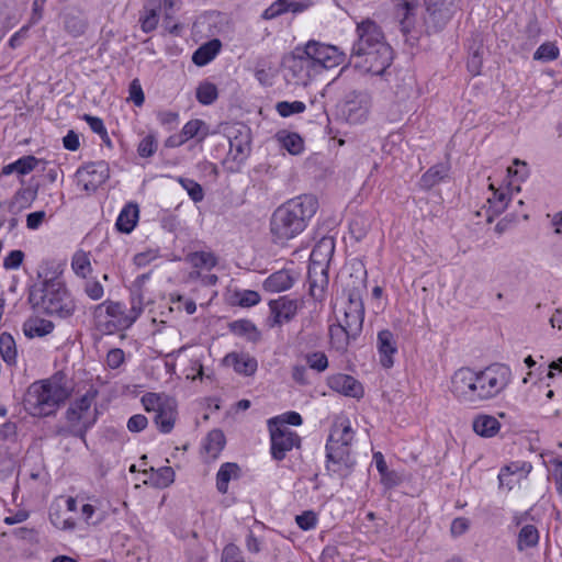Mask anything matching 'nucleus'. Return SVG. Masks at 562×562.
<instances>
[{"label":"nucleus","instance_id":"1","mask_svg":"<svg viewBox=\"0 0 562 562\" xmlns=\"http://www.w3.org/2000/svg\"><path fill=\"white\" fill-rule=\"evenodd\" d=\"M318 209L312 194H301L278 206L270 217L272 241L284 245L305 231Z\"/></svg>","mask_w":562,"mask_h":562},{"label":"nucleus","instance_id":"2","mask_svg":"<svg viewBox=\"0 0 562 562\" xmlns=\"http://www.w3.org/2000/svg\"><path fill=\"white\" fill-rule=\"evenodd\" d=\"M71 389L63 372L32 383L26 392L24 405L31 416L47 417L55 415L58 408L70 397Z\"/></svg>","mask_w":562,"mask_h":562},{"label":"nucleus","instance_id":"3","mask_svg":"<svg viewBox=\"0 0 562 562\" xmlns=\"http://www.w3.org/2000/svg\"><path fill=\"white\" fill-rule=\"evenodd\" d=\"M29 302L50 316L67 318L76 311V303L65 283L53 278L30 289Z\"/></svg>","mask_w":562,"mask_h":562},{"label":"nucleus","instance_id":"4","mask_svg":"<svg viewBox=\"0 0 562 562\" xmlns=\"http://www.w3.org/2000/svg\"><path fill=\"white\" fill-rule=\"evenodd\" d=\"M95 396L97 391L90 389L86 394L71 403L65 413V418L68 425L66 427H59L56 434L61 436H72L85 440L88 430L97 422V411H91Z\"/></svg>","mask_w":562,"mask_h":562},{"label":"nucleus","instance_id":"5","mask_svg":"<svg viewBox=\"0 0 562 562\" xmlns=\"http://www.w3.org/2000/svg\"><path fill=\"white\" fill-rule=\"evenodd\" d=\"M474 379L481 403L498 396L512 382V370L503 363H493L482 370H474Z\"/></svg>","mask_w":562,"mask_h":562},{"label":"nucleus","instance_id":"6","mask_svg":"<svg viewBox=\"0 0 562 562\" xmlns=\"http://www.w3.org/2000/svg\"><path fill=\"white\" fill-rule=\"evenodd\" d=\"M355 66L375 76L383 75L393 60V49L386 43H378L374 47L366 49L363 54H351Z\"/></svg>","mask_w":562,"mask_h":562},{"label":"nucleus","instance_id":"7","mask_svg":"<svg viewBox=\"0 0 562 562\" xmlns=\"http://www.w3.org/2000/svg\"><path fill=\"white\" fill-rule=\"evenodd\" d=\"M477 386L479 384L474 379V369L469 367L458 369L451 376L450 391L461 403L480 404Z\"/></svg>","mask_w":562,"mask_h":562},{"label":"nucleus","instance_id":"8","mask_svg":"<svg viewBox=\"0 0 562 562\" xmlns=\"http://www.w3.org/2000/svg\"><path fill=\"white\" fill-rule=\"evenodd\" d=\"M302 50L303 47H296L284 61L285 79L296 86H306L316 71L314 61Z\"/></svg>","mask_w":562,"mask_h":562},{"label":"nucleus","instance_id":"9","mask_svg":"<svg viewBox=\"0 0 562 562\" xmlns=\"http://www.w3.org/2000/svg\"><path fill=\"white\" fill-rule=\"evenodd\" d=\"M461 0H427L425 24L428 31L439 32L460 10Z\"/></svg>","mask_w":562,"mask_h":562},{"label":"nucleus","instance_id":"10","mask_svg":"<svg viewBox=\"0 0 562 562\" xmlns=\"http://www.w3.org/2000/svg\"><path fill=\"white\" fill-rule=\"evenodd\" d=\"M276 419L268 420L270 452L276 461H282L294 447H300V436L288 427H274Z\"/></svg>","mask_w":562,"mask_h":562},{"label":"nucleus","instance_id":"11","mask_svg":"<svg viewBox=\"0 0 562 562\" xmlns=\"http://www.w3.org/2000/svg\"><path fill=\"white\" fill-rule=\"evenodd\" d=\"M326 471L331 476L339 479L348 477L355 467V460L350 454V448H345L342 445L333 446L326 443Z\"/></svg>","mask_w":562,"mask_h":562},{"label":"nucleus","instance_id":"12","mask_svg":"<svg viewBox=\"0 0 562 562\" xmlns=\"http://www.w3.org/2000/svg\"><path fill=\"white\" fill-rule=\"evenodd\" d=\"M226 136L229 144L228 157L232 160L244 161L251 150L250 128L240 123H236L226 128Z\"/></svg>","mask_w":562,"mask_h":562},{"label":"nucleus","instance_id":"13","mask_svg":"<svg viewBox=\"0 0 562 562\" xmlns=\"http://www.w3.org/2000/svg\"><path fill=\"white\" fill-rule=\"evenodd\" d=\"M302 53L306 54L314 61L315 69L318 67L333 68L340 65L345 59L344 54L336 46L322 44L316 41H310L303 47Z\"/></svg>","mask_w":562,"mask_h":562},{"label":"nucleus","instance_id":"14","mask_svg":"<svg viewBox=\"0 0 562 562\" xmlns=\"http://www.w3.org/2000/svg\"><path fill=\"white\" fill-rule=\"evenodd\" d=\"M76 177L83 190L94 192L109 179V164L104 160L88 162L77 170Z\"/></svg>","mask_w":562,"mask_h":562},{"label":"nucleus","instance_id":"15","mask_svg":"<svg viewBox=\"0 0 562 562\" xmlns=\"http://www.w3.org/2000/svg\"><path fill=\"white\" fill-rule=\"evenodd\" d=\"M369 105L370 97L366 91L352 90L346 93L340 110L349 123L357 124L367 119Z\"/></svg>","mask_w":562,"mask_h":562},{"label":"nucleus","instance_id":"16","mask_svg":"<svg viewBox=\"0 0 562 562\" xmlns=\"http://www.w3.org/2000/svg\"><path fill=\"white\" fill-rule=\"evenodd\" d=\"M364 321V304L359 289H352L348 294L345 306L344 319L339 322L345 328H349L351 335H360Z\"/></svg>","mask_w":562,"mask_h":562},{"label":"nucleus","instance_id":"17","mask_svg":"<svg viewBox=\"0 0 562 562\" xmlns=\"http://www.w3.org/2000/svg\"><path fill=\"white\" fill-rule=\"evenodd\" d=\"M358 38L352 45L351 54H363L366 49L375 44L386 42L381 27L372 20L367 19L357 24Z\"/></svg>","mask_w":562,"mask_h":562},{"label":"nucleus","instance_id":"18","mask_svg":"<svg viewBox=\"0 0 562 562\" xmlns=\"http://www.w3.org/2000/svg\"><path fill=\"white\" fill-rule=\"evenodd\" d=\"M327 385L330 390L341 395L361 398L364 395L362 384L353 376L345 373H335L327 378Z\"/></svg>","mask_w":562,"mask_h":562},{"label":"nucleus","instance_id":"19","mask_svg":"<svg viewBox=\"0 0 562 562\" xmlns=\"http://www.w3.org/2000/svg\"><path fill=\"white\" fill-rule=\"evenodd\" d=\"M103 308H105L106 315L112 319L115 329H127L135 323L130 311H126L121 302L104 301L95 307L94 313L97 314Z\"/></svg>","mask_w":562,"mask_h":562},{"label":"nucleus","instance_id":"20","mask_svg":"<svg viewBox=\"0 0 562 562\" xmlns=\"http://www.w3.org/2000/svg\"><path fill=\"white\" fill-rule=\"evenodd\" d=\"M273 325H282L294 318L297 312V301L288 296H280L269 302Z\"/></svg>","mask_w":562,"mask_h":562},{"label":"nucleus","instance_id":"21","mask_svg":"<svg viewBox=\"0 0 562 562\" xmlns=\"http://www.w3.org/2000/svg\"><path fill=\"white\" fill-rule=\"evenodd\" d=\"M376 348L381 366L385 369L392 368L394 355L397 353V344L394 334L390 329H383L378 333Z\"/></svg>","mask_w":562,"mask_h":562},{"label":"nucleus","instance_id":"22","mask_svg":"<svg viewBox=\"0 0 562 562\" xmlns=\"http://www.w3.org/2000/svg\"><path fill=\"white\" fill-rule=\"evenodd\" d=\"M224 364L232 367L238 374L250 376L255 374L258 368V362L255 357L244 352H231L225 356Z\"/></svg>","mask_w":562,"mask_h":562},{"label":"nucleus","instance_id":"23","mask_svg":"<svg viewBox=\"0 0 562 562\" xmlns=\"http://www.w3.org/2000/svg\"><path fill=\"white\" fill-rule=\"evenodd\" d=\"M335 251V243L331 237H323L316 243L310 256V266L328 268V262Z\"/></svg>","mask_w":562,"mask_h":562},{"label":"nucleus","instance_id":"24","mask_svg":"<svg viewBox=\"0 0 562 562\" xmlns=\"http://www.w3.org/2000/svg\"><path fill=\"white\" fill-rule=\"evenodd\" d=\"M417 5H411L407 9L405 5H397L396 15L400 18V30L405 37V42L412 46L415 45L418 37L415 35V10Z\"/></svg>","mask_w":562,"mask_h":562},{"label":"nucleus","instance_id":"25","mask_svg":"<svg viewBox=\"0 0 562 562\" xmlns=\"http://www.w3.org/2000/svg\"><path fill=\"white\" fill-rule=\"evenodd\" d=\"M160 10L161 0H146L138 20L144 33H150L156 30L159 22Z\"/></svg>","mask_w":562,"mask_h":562},{"label":"nucleus","instance_id":"26","mask_svg":"<svg viewBox=\"0 0 562 562\" xmlns=\"http://www.w3.org/2000/svg\"><path fill=\"white\" fill-rule=\"evenodd\" d=\"M310 294L316 299H323L328 285V268H316L308 266Z\"/></svg>","mask_w":562,"mask_h":562},{"label":"nucleus","instance_id":"27","mask_svg":"<svg viewBox=\"0 0 562 562\" xmlns=\"http://www.w3.org/2000/svg\"><path fill=\"white\" fill-rule=\"evenodd\" d=\"M139 218V209L136 203L130 202L121 210L115 227L119 232L130 234L135 228Z\"/></svg>","mask_w":562,"mask_h":562},{"label":"nucleus","instance_id":"28","mask_svg":"<svg viewBox=\"0 0 562 562\" xmlns=\"http://www.w3.org/2000/svg\"><path fill=\"white\" fill-rule=\"evenodd\" d=\"M450 165L448 162H439L431 166L419 180V186L424 190H430L438 183L449 177Z\"/></svg>","mask_w":562,"mask_h":562},{"label":"nucleus","instance_id":"29","mask_svg":"<svg viewBox=\"0 0 562 562\" xmlns=\"http://www.w3.org/2000/svg\"><path fill=\"white\" fill-rule=\"evenodd\" d=\"M352 439L353 430L351 428L350 422L345 418L335 423L328 437L327 443H331L333 446L342 445L345 448H350Z\"/></svg>","mask_w":562,"mask_h":562},{"label":"nucleus","instance_id":"30","mask_svg":"<svg viewBox=\"0 0 562 562\" xmlns=\"http://www.w3.org/2000/svg\"><path fill=\"white\" fill-rule=\"evenodd\" d=\"M472 427L476 435L491 438L498 434L501 423L492 415L480 414L473 419Z\"/></svg>","mask_w":562,"mask_h":562},{"label":"nucleus","instance_id":"31","mask_svg":"<svg viewBox=\"0 0 562 562\" xmlns=\"http://www.w3.org/2000/svg\"><path fill=\"white\" fill-rule=\"evenodd\" d=\"M226 445V438L221 429L211 430L203 442V451L209 460L213 461L218 458L220 453Z\"/></svg>","mask_w":562,"mask_h":562},{"label":"nucleus","instance_id":"32","mask_svg":"<svg viewBox=\"0 0 562 562\" xmlns=\"http://www.w3.org/2000/svg\"><path fill=\"white\" fill-rule=\"evenodd\" d=\"M293 278L288 270H279L270 274L263 282V289L268 292H283L293 285Z\"/></svg>","mask_w":562,"mask_h":562},{"label":"nucleus","instance_id":"33","mask_svg":"<svg viewBox=\"0 0 562 562\" xmlns=\"http://www.w3.org/2000/svg\"><path fill=\"white\" fill-rule=\"evenodd\" d=\"M240 476V468L235 462L223 463L216 473V488L221 494H226L228 491V483L231 480H236Z\"/></svg>","mask_w":562,"mask_h":562},{"label":"nucleus","instance_id":"34","mask_svg":"<svg viewBox=\"0 0 562 562\" xmlns=\"http://www.w3.org/2000/svg\"><path fill=\"white\" fill-rule=\"evenodd\" d=\"M222 43L220 40L214 38L201 45L192 55V61L196 66H205L212 61L220 53Z\"/></svg>","mask_w":562,"mask_h":562},{"label":"nucleus","instance_id":"35","mask_svg":"<svg viewBox=\"0 0 562 562\" xmlns=\"http://www.w3.org/2000/svg\"><path fill=\"white\" fill-rule=\"evenodd\" d=\"M329 336L331 346L340 352L347 350L351 340L357 339L359 335H351L349 328H345L340 323L329 326Z\"/></svg>","mask_w":562,"mask_h":562},{"label":"nucleus","instance_id":"36","mask_svg":"<svg viewBox=\"0 0 562 562\" xmlns=\"http://www.w3.org/2000/svg\"><path fill=\"white\" fill-rule=\"evenodd\" d=\"M231 331L239 337L246 338L248 341L257 342L261 338L260 331L255 324L248 319H238L229 324Z\"/></svg>","mask_w":562,"mask_h":562},{"label":"nucleus","instance_id":"37","mask_svg":"<svg viewBox=\"0 0 562 562\" xmlns=\"http://www.w3.org/2000/svg\"><path fill=\"white\" fill-rule=\"evenodd\" d=\"M54 329V324L44 318L29 319L23 325L24 335L29 338L44 337L50 334Z\"/></svg>","mask_w":562,"mask_h":562},{"label":"nucleus","instance_id":"38","mask_svg":"<svg viewBox=\"0 0 562 562\" xmlns=\"http://www.w3.org/2000/svg\"><path fill=\"white\" fill-rule=\"evenodd\" d=\"M540 539L539 530L533 525H524L518 532L517 549L524 551L538 546Z\"/></svg>","mask_w":562,"mask_h":562},{"label":"nucleus","instance_id":"39","mask_svg":"<svg viewBox=\"0 0 562 562\" xmlns=\"http://www.w3.org/2000/svg\"><path fill=\"white\" fill-rule=\"evenodd\" d=\"M531 464L526 461H515L504 465L498 473L499 486H507L510 490V482H507L506 479L518 473L528 474L531 471Z\"/></svg>","mask_w":562,"mask_h":562},{"label":"nucleus","instance_id":"40","mask_svg":"<svg viewBox=\"0 0 562 562\" xmlns=\"http://www.w3.org/2000/svg\"><path fill=\"white\" fill-rule=\"evenodd\" d=\"M0 355L8 366H14L16 363V344L12 335L7 331L0 335Z\"/></svg>","mask_w":562,"mask_h":562},{"label":"nucleus","instance_id":"41","mask_svg":"<svg viewBox=\"0 0 562 562\" xmlns=\"http://www.w3.org/2000/svg\"><path fill=\"white\" fill-rule=\"evenodd\" d=\"M186 260L195 269L211 270L217 265V258L211 251H193L186 256Z\"/></svg>","mask_w":562,"mask_h":562},{"label":"nucleus","instance_id":"42","mask_svg":"<svg viewBox=\"0 0 562 562\" xmlns=\"http://www.w3.org/2000/svg\"><path fill=\"white\" fill-rule=\"evenodd\" d=\"M176 412L171 406L165 405L164 407H159L154 416V423L157 428L164 432L168 434L172 430L175 426Z\"/></svg>","mask_w":562,"mask_h":562},{"label":"nucleus","instance_id":"43","mask_svg":"<svg viewBox=\"0 0 562 562\" xmlns=\"http://www.w3.org/2000/svg\"><path fill=\"white\" fill-rule=\"evenodd\" d=\"M277 137L291 155H300L304 150V140L297 133L279 132Z\"/></svg>","mask_w":562,"mask_h":562},{"label":"nucleus","instance_id":"44","mask_svg":"<svg viewBox=\"0 0 562 562\" xmlns=\"http://www.w3.org/2000/svg\"><path fill=\"white\" fill-rule=\"evenodd\" d=\"M195 97L201 104L210 105L218 98L217 87L214 83L204 80L196 87Z\"/></svg>","mask_w":562,"mask_h":562},{"label":"nucleus","instance_id":"45","mask_svg":"<svg viewBox=\"0 0 562 562\" xmlns=\"http://www.w3.org/2000/svg\"><path fill=\"white\" fill-rule=\"evenodd\" d=\"M64 29L74 37L82 35L87 29V22L79 14L67 13L64 16Z\"/></svg>","mask_w":562,"mask_h":562},{"label":"nucleus","instance_id":"46","mask_svg":"<svg viewBox=\"0 0 562 562\" xmlns=\"http://www.w3.org/2000/svg\"><path fill=\"white\" fill-rule=\"evenodd\" d=\"M491 189L493 190V194L487 199V203L490 204L492 215L488 216V222H492V216H497L503 213L508 204V198L505 192L494 190L493 186H491Z\"/></svg>","mask_w":562,"mask_h":562},{"label":"nucleus","instance_id":"47","mask_svg":"<svg viewBox=\"0 0 562 562\" xmlns=\"http://www.w3.org/2000/svg\"><path fill=\"white\" fill-rule=\"evenodd\" d=\"M71 268L78 277L87 278L92 270L89 255L85 251H77L72 257Z\"/></svg>","mask_w":562,"mask_h":562},{"label":"nucleus","instance_id":"48","mask_svg":"<svg viewBox=\"0 0 562 562\" xmlns=\"http://www.w3.org/2000/svg\"><path fill=\"white\" fill-rule=\"evenodd\" d=\"M179 184L187 191L188 195L194 203H199L204 199V190L195 180L184 177L178 178Z\"/></svg>","mask_w":562,"mask_h":562},{"label":"nucleus","instance_id":"49","mask_svg":"<svg viewBox=\"0 0 562 562\" xmlns=\"http://www.w3.org/2000/svg\"><path fill=\"white\" fill-rule=\"evenodd\" d=\"M560 55V50L554 43L547 42L541 44L533 54L535 60L543 63L555 60Z\"/></svg>","mask_w":562,"mask_h":562},{"label":"nucleus","instance_id":"50","mask_svg":"<svg viewBox=\"0 0 562 562\" xmlns=\"http://www.w3.org/2000/svg\"><path fill=\"white\" fill-rule=\"evenodd\" d=\"M310 369L321 373L328 368V358L323 351H313L304 356Z\"/></svg>","mask_w":562,"mask_h":562},{"label":"nucleus","instance_id":"51","mask_svg":"<svg viewBox=\"0 0 562 562\" xmlns=\"http://www.w3.org/2000/svg\"><path fill=\"white\" fill-rule=\"evenodd\" d=\"M306 110V105L302 101H280L276 104V111L282 117H289L293 114L303 113Z\"/></svg>","mask_w":562,"mask_h":562},{"label":"nucleus","instance_id":"52","mask_svg":"<svg viewBox=\"0 0 562 562\" xmlns=\"http://www.w3.org/2000/svg\"><path fill=\"white\" fill-rule=\"evenodd\" d=\"M158 149V142L153 134H148L140 139L137 145V154L142 158H150Z\"/></svg>","mask_w":562,"mask_h":562},{"label":"nucleus","instance_id":"53","mask_svg":"<svg viewBox=\"0 0 562 562\" xmlns=\"http://www.w3.org/2000/svg\"><path fill=\"white\" fill-rule=\"evenodd\" d=\"M131 308L128 310L133 319L136 322L137 318L144 312V293L143 291H135L131 289Z\"/></svg>","mask_w":562,"mask_h":562},{"label":"nucleus","instance_id":"54","mask_svg":"<svg viewBox=\"0 0 562 562\" xmlns=\"http://www.w3.org/2000/svg\"><path fill=\"white\" fill-rule=\"evenodd\" d=\"M83 292L89 299L93 301H99L104 295L103 285L95 279L86 280L83 285Z\"/></svg>","mask_w":562,"mask_h":562},{"label":"nucleus","instance_id":"55","mask_svg":"<svg viewBox=\"0 0 562 562\" xmlns=\"http://www.w3.org/2000/svg\"><path fill=\"white\" fill-rule=\"evenodd\" d=\"M40 159L35 156L27 155L15 160L16 173L19 175H27L33 171L38 165Z\"/></svg>","mask_w":562,"mask_h":562},{"label":"nucleus","instance_id":"56","mask_svg":"<svg viewBox=\"0 0 562 562\" xmlns=\"http://www.w3.org/2000/svg\"><path fill=\"white\" fill-rule=\"evenodd\" d=\"M272 419H276L274 427H286L285 425L300 426L303 423L302 416L296 412H286Z\"/></svg>","mask_w":562,"mask_h":562},{"label":"nucleus","instance_id":"57","mask_svg":"<svg viewBox=\"0 0 562 562\" xmlns=\"http://www.w3.org/2000/svg\"><path fill=\"white\" fill-rule=\"evenodd\" d=\"M297 526L302 530H312L317 525V516L313 510H305L295 517Z\"/></svg>","mask_w":562,"mask_h":562},{"label":"nucleus","instance_id":"58","mask_svg":"<svg viewBox=\"0 0 562 562\" xmlns=\"http://www.w3.org/2000/svg\"><path fill=\"white\" fill-rule=\"evenodd\" d=\"M175 481V471L171 467H161L156 471V485L167 487Z\"/></svg>","mask_w":562,"mask_h":562},{"label":"nucleus","instance_id":"59","mask_svg":"<svg viewBox=\"0 0 562 562\" xmlns=\"http://www.w3.org/2000/svg\"><path fill=\"white\" fill-rule=\"evenodd\" d=\"M202 127H205V123L202 120H191L184 124L180 134L186 140H189L198 136Z\"/></svg>","mask_w":562,"mask_h":562},{"label":"nucleus","instance_id":"60","mask_svg":"<svg viewBox=\"0 0 562 562\" xmlns=\"http://www.w3.org/2000/svg\"><path fill=\"white\" fill-rule=\"evenodd\" d=\"M238 304L243 307H251L260 302V295L252 290H244L236 293Z\"/></svg>","mask_w":562,"mask_h":562},{"label":"nucleus","instance_id":"61","mask_svg":"<svg viewBox=\"0 0 562 562\" xmlns=\"http://www.w3.org/2000/svg\"><path fill=\"white\" fill-rule=\"evenodd\" d=\"M125 361V353L121 348H113L108 351L105 363L106 366L114 370L120 368Z\"/></svg>","mask_w":562,"mask_h":562},{"label":"nucleus","instance_id":"62","mask_svg":"<svg viewBox=\"0 0 562 562\" xmlns=\"http://www.w3.org/2000/svg\"><path fill=\"white\" fill-rule=\"evenodd\" d=\"M221 562H245L237 546L229 543L224 547Z\"/></svg>","mask_w":562,"mask_h":562},{"label":"nucleus","instance_id":"63","mask_svg":"<svg viewBox=\"0 0 562 562\" xmlns=\"http://www.w3.org/2000/svg\"><path fill=\"white\" fill-rule=\"evenodd\" d=\"M483 66V56L480 49L474 50L468 58L467 67L472 76H479Z\"/></svg>","mask_w":562,"mask_h":562},{"label":"nucleus","instance_id":"64","mask_svg":"<svg viewBox=\"0 0 562 562\" xmlns=\"http://www.w3.org/2000/svg\"><path fill=\"white\" fill-rule=\"evenodd\" d=\"M24 259L22 250H11L3 259V267L7 270L18 269Z\"/></svg>","mask_w":562,"mask_h":562}]
</instances>
